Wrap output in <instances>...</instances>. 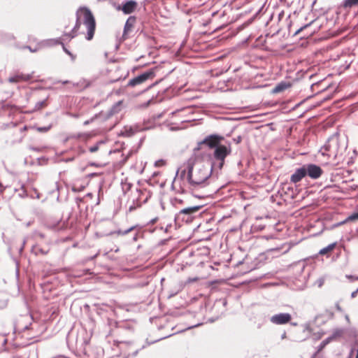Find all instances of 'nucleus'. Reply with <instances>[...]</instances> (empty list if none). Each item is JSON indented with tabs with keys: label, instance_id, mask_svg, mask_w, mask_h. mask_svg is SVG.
Here are the masks:
<instances>
[{
	"label": "nucleus",
	"instance_id": "obj_12",
	"mask_svg": "<svg viewBox=\"0 0 358 358\" xmlns=\"http://www.w3.org/2000/svg\"><path fill=\"white\" fill-rule=\"evenodd\" d=\"M138 129L137 127H133L131 126H125L122 130H121V135L126 137H130L133 136L134 134H136Z\"/></svg>",
	"mask_w": 358,
	"mask_h": 358
},
{
	"label": "nucleus",
	"instance_id": "obj_23",
	"mask_svg": "<svg viewBox=\"0 0 358 358\" xmlns=\"http://www.w3.org/2000/svg\"><path fill=\"white\" fill-rule=\"evenodd\" d=\"M8 82L9 83H18L19 82V80L18 78H17L16 75L14 76H11L8 78Z\"/></svg>",
	"mask_w": 358,
	"mask_h": 358
},
{
	"label": "nucleus",
	"instance_id": "obj_9",
	"mask_svg": "<svg viewBox=\"0 0 358 358\" xmlns=\"http://www.w3.org/2000/svg\"><path fill=\"white\" fill-rule=\"evenodd\" d=\"M306 176V171L304 164L299 168L295 169L294 173L290 176V182L293 184H296L302 180Z\"/></svg>",
	"mask_w": 358,
	"mask_h": 358
},
{
	"label": "nucleus",
	"instance_id": "obj_10",
	"mask_svg": "<svg viewBox=\"0 0 358 358\" xmlns=\"http://www.w3.org/2000/svg\"><path fill=\"white\" fill-rule=\"evenodd\" d=\"M137 3L134 0L127 1L124 2L122 6H119L117 9L121 10L124 14H130L136 8Z\"/></svg>",
	"mask_w": 358,
	"mask_h": 358
},
{
	"label": "nucleus",
	"instance_id": "obj_1",
	"mask_svg": "<svg viewBox=\"0 0 358 358\" xmlns=\"http://www.w3.org/2000/svg\"><path fill=\"white\" fill-rule=\"evenodd\" d=\"M184 166L185 168L180 171V177L184 178L187 173V180L192 189L202 188L208 185V180L214 169L211 165H206L192 156Z\"/></svg>",
	"mask_w": 358,
	"mask_h": 358
},
{
	"label": "nucleus",
	"instance_id": "obj_11",
	"mask_svg": "<svg viewBox=\"0 0 358 358\" xmlns=\"http://www.w3.org/2000/svg\"><path fill=\"white\" fill-rule=\"evenodd\" d=\"M136 22V18L135 17L131 16L129 17L127 20L126 21V23L124 24V32L122 37L125 39L128 37L129 34L132 30L134 25Z\"/></svg>",
	"mask_w": 358,
	"mask_h": 358
},
{
	"label": "nucleus",
	"instance_id": "obj_31",
	"mask_svg": "<svg viewBox=\"0 0 358 358\" xmlns=\"http://www.w3.org/2000/svg\"><path fill=\"white\" fill-rule=\"evenodd\" d=\"M174 201L175 202L182 203V200L179 199H175Z\"/></svg>",
	"mask_w": 358,
	"mask_h": 358
},
{
	"label": "nucleus",
	"instance_id": "obj_36",
	"mask_svg": "<svg viewBox=\"0 0 358 358\" xmlns=\"http://www.w3.org/2000/svg\"><path fill=\"white\" fill-rule=\"evenodd\" d=\"M89 122H90L87 120V121H85V122H84V124H89Z\"/></svg>",
	"mask_w": 358,
	"mask_h": 358
},
{
	"label": "nucleus",
	"instance_id": "obj_37",
	"mask_svg": "<svg viewBox=\"0 0 358 358\" xmlns=\"http://www.w3.org/2000/svg\"><path fill=\"white\" fill-rule=\"evenodd\" d=\"M24 244H25V241L23 242V245H24ZM23 247H24V245H22V247L21 248L20 250H22L23 249Z\"/></svg>",
	"mask_w": 358,
	"mask_h": 358
},
{
	"label": "nucleus",
	"instance_id": "obj_30",
	"mask_svg": "<svg viewBox=\"0 0 358 358\" xmlns=\"http://www.w3.org/2000/svg\"><path fill=\"white\" fill-rule=\"evenodd\" d=\"M347 278H350V279H357V280H358V277H357V278H354V277H353V276H352V275H347Z\"/></svg>",
	"mask_w": 358,
	"mask_h": 358
},
{
	"label": "nucleus",
	"instance_id": "obj_27",
	"mask_svg": "<svg viewBox=\"0 0 358 358\" xmlns=\"http://www.w3.org/2000/svg\"><path fill=\"white\" fill-rule=\"evenodd\" d=\"M136 206L134 204L131 205V206L129 207V212L133 211L134 210H135V209H136Z\"/></svg>",
	"mask_w": 358,
	"mask_h": 358
},
{
	"label": "nucleus",
	"instance_id": "obj_6",
	"mask_svg": "<svg viewBox=\"0 0 358 358\" xmlns=\"http://www.w3.org/2000/svg\"><path fill=\"white\" fill-rule=\"evenodd\" d=\"M305 169L306 176L313 180H317L323 174V170L317 164H305Z\"/></svg>",
	"mask_w": 358,
	"mask_h": 358
},
{
	"label": "nucleus",
	"instance_id": "obj_15",
	"mask_svg": "<svg viewBox=\"0 0 358 358\" xmlns=\"http://www.w3.org/2000/svg\"><path fill=\"white\" fill-rule=\"evenodd\" d=\"M136 227L137 226H132L130 228H129L128 229L124 230V231L123 230H117L115 231H111L108 234V235L117 234L118 235L124 236V235L127 234L128 233H129L130 231L134 230L136 228Z\"/></svg>",
	"mask_w": 358,
	"mask_h": 358
},
{
	"label": "nucleus",
	"instance_id": "obj_29",
	"mask_svg": "<svg viewBox=\"0 0 358 358\" xmlns=\"http://www.w3.org/2000/svg\"><path fill=\"white\" fill-rule=\"evenodd\" d=\"M358 293V288L357 289V290H355V292H353L352 294H351V296L352 298L355 297L357 296Z\"/></svg>",
	"mask_w": 358,
	"mask_h": 358
},
{
	"label": "nucleus",
	"instance_id": "obj_19",
	"mask_svg": "<svg viewBox=\"0 0 358 358\" xmlns=\"http://www.w3.org/2000/svg\"><path fill=\"white\" fill-rule=\"evenodd\" d=\"M45 106H46V100L38 101L36 103L34 109L40 110L41 108L45 107Z\"/></svg>",
	"mask_w": 358,
	"mask_h": 358
},
{
	"label": "nucleus",
	"instance_id": "obj_7",
	"mask_svg": "<svg viewBox=\"0 0 358 358\" xmlns=\"http://www.w3.org/2000/svg\"><path fill=\"white\" fill-rule=\"evenodd\" d=\"M154 76H155V73H154L153 71H152V70L144 72L143 73L131 79L129 81L127 85L131 86V87H134L136 85H140V84L144 83L149 78H152Z\"/></svg>",
	"mask_w": 358,
	"mask_h": 358
},
{
	"label": "nucleus",
	"instance_id": "obj_28",
	"mask_svg": "<svg viewBox=\"0 0 358 358\" xmlns=\"http://www.w3.org/2000/svg\"><path fill=\"white\" fill-rule=\"evenodd\" d=\"M41 253L43 255L46 254V252L43 250L42 249H37V251L36 252V254Z\"/></svg>",
	"mask_w": 358,
	"mask_h": 358
},
{
	"label": "nucleus",
	"instance_id": "obj_20",
	"mask_svg": "<svg viewBox=\"0 0 358 358\" xmlns=\"http://www.w3.org/2000/svg\"><path fill=\"white\" fill-rule=\"evenodd\" d=\"M55 43H59V44H62V48H63V50L64 51L68 54L69 55L73 57V55L72 54L65 48L64 45L59 40V39H57V40H55Z\"/></svg>",
	"mask_w": 358,
	"mask_h": 358
},
{
	"label": "nucleus",
	"instance_id": "obj_33",
	"mask_svg": "<svg viewBox=\"0 0 358 358\" xmlns=\"http://www.w3.org/2000/svg\"><path fill=\"white\" fill-rule=\"evenodd\" d=\"M160 163H163V161L162 160L157 161V162H156L155 164H156V166H157L158 164H160Z\"/></svg>",
	"mask_w": 358,
	"mask_h": 358
},
{
	"label": "nucleus",
	"instance_id": "obj_14",
	"mask_svg": "<svg viewBox=\"0 0 358 358\" xmlns=\"http://www.w3.org/2000/svg\"><path fill=\"white\" fill-rule=\"evenodd\" d=\"M342 6L344 8H351L358 6V0H344Z\"/></svg>",
	"mask_w": 358,
	"mask_h": 358
},
{
	"label": "nucleus",
	"instance_id": "obj_5",
	"mask_svg": "<svg viewBox=\"0 0 358 358\" xmlns=\"http://www.w3.org/2000/svg\"><path fill=\"white\" fill-rule=\"evenodd\" d=\"M201 208V206H194L183 208L177 214L176 217L181 219L182 221L189 222L192 220V215L197 213Z\"/></svg>",
	"mask_w": 358,
	"mask_h": 358
},
{
	"label": "nucleus",
	"instance_id": "obj_18",
	"mask_svg": "<svg viewBox=\"0 0 358 358\" xmlns=\"http://www.w3.org/2000/svg\"><path fill=\"white\" fill-rule=\"evenodd\" d=\"M120 105L121 102H118L115 106H113L109 111V115H112L115 113H118L120 111Z\"/></svg>",
	"mask_w": 358,
	"mask_h": 358
},
{
	"label": "nucleus",
	"instance_id": "obj_21",
	"mask_svg": "<svg viewBox=\"0 0 358 358\" xmlns=\"http://www.w3.org/2000/svg\"><path fill=\"white\" fill-rule=\"evenodd\" d=\"M99 144H101V142L97 143L96 145L90 147L89 148V151L90 152H96L99 150Z\"/></svg>",
	"mask_w": 358,
	"mask_h": 358
},
{
	"label": "nucleus",
	"instance_id": "obj_34",
	"mask_svg": "<svg viewBox=\"0 0 358 358\" xmlns=\"http://www.w3.org/2000/svg\"><path fill=\"white\" fill-rule=\"evenodd\" d=\"M27 48H28L29 49V50H30L31 52H36V50H33V49H31L30 47H27Z\"/></svg>",
	"mask_w": 358,
	"mask_h": 358
},
{
	"label": "nucleus",
	"instance_id": "obj_25",
	"mask_svg": "<svg viewBox=\"0 0 358 358\" xmlns=\"http://www.w3.org/2000/svg\"><path fill=\"white\" fill-rule=\"evenodd\" d=\"M233 141L234 142H235L236 144H238L241 142L242 141V137L241 136H238L236 138H233Z\"/></svg>",
	"mask_w": 358,
	"mask_h": 358
},
{
	"label": "nucleus",
	"instance_id": "obj_35",
	"mask_svg": "<svg viewBox=\"0 0 358 358\" xmlns=\"http://www.w3.org/2000/svg\"><path fill=\"white\" fill-rule=\"evenodd\" d=\"M134 241H136L137 240V234L135 235V236L134 237Z\"/></svg>",
	"mask_w": 358,
	"mask_h": 358
},
{
	"label": "nucleus",
	"instance_id": "obj_2",
	"mask_svg": "<svg viewBox=\"0 0 358 358\" xmlns=\"http://www.w3.org/2000/svg\"><path fill=\"white\" fill-rule=\"evenodd\" d=\"M224 140L222 136L217 135H210L204 138L198 143V147L195 150H200L201 146L207 145L210 148H215L213 157L215 162L211 164L214 169H221L224 165V159L227 155L231 153V145H224L221 144Z\"/></svg>",
	"mask_w": 358,
	"mask_h": 358
},
{
	"label": "nucleus",
	"instance_id": "obj_22",
	"mask_svg": "<svg viewBox=\"0 0 358 358\" xmlns=\"http://www.w3.org/2000/svg\"><path fill=\"white\" fill-rule=\"evenodd\" d=\"M358 219V213H354L349 216L347 219V220L352 221Z\"/></svg>",
	"mask_w": 358,
	"mask_h": 358
},
{
	"label": "nucleus",
	"instance_id": "obj_16",
	"mask_svg": "<svg viewBox=\"0 0 358 358\" xmlns=\"http://www.w3.org/2000/svg\"><path fill=\"white\" fill-rule=\"evenodd\" d=\"M336 243L329 244L327 247H325V248H322V250H320V252H319V254H320V255H325V254L328 253L329 252L333 250L334 249V248L336 247Z\"/></svg>",
	"mask_w": 358,
	"mask_h": 358
},
{
	"label": "nucleus",
	"instance_id": "obj_26",
	"mask_svg": "<svg viewBox=\"0 0 358 358\" xmlns=\"http://www.w3.org/2000/svg\"><path fill=\"white\" fill-rule=\"evenodd\" d=\"M310 25V24H306L303 27H301L300 29H299L295 33H294V35H296L298 34H299L303 29L306 28L307 27H308Z\"/></svg>",
	"mask_w": 358,
	"mask_h": 358
},
{
	"label": "nucleus",
	"instance_id": "obj_8",
	"mask_svg": "<svg viewBox=\"0 0 358 358\" xmlns=\"http://www.w3.org/2000/svg\"><path fill=\"white\" fill-rule=\"evenodd\" d=\"M292 319L289 313H283L275 314L270 318V321L274 324H285L288 323Z\"/></svg>",
	"mask_w": 358,
	"mask_h": 358
},
{
	"label": "nucleus",
	"instance_id": "obj_17",
	"mask_svg": "<svg viewBox=\"0 0 358 358\" xmlns=\"http://www.w3.org/2000/svg\"><path fill=\"white\" fill-rule=\"evenodd\" d=\"M16 76L18 78L19 82L20 81H28L32 78L31 75H30V74L24 75L22 73L17 74Z\"/></svg>",
	"mask_w": 358,
	"mask_h": 358
},
{
	"label": "nucleus",
	"instance_id": "obj_13",
	"mask_svg": "<svg viewBox=\"0 0 358 358\" xmlns=\"http://www.w3.org/2000/svg\"><path fill=\"white\" fill-rule=\"evenodd\" d=\"M289 86H290L289 84L285 83V82H282V83L278 84L273 89V92H274V93L281 92L284 91L285 90L287 89Z\"/></svg>",
	"mask_w": 358,
	"mask_h": 358
},
{
	"label": "nucleus",
	"instance_id": "obj_38",
	"mask_svg": "<svg viewBox=\"0 0 358 358\" xmlns=\"http://www.w3.org/2000/svg\"><path fill=\"white\" fill-rule=\"evenodd\" d=\"M68 83V81H67V80H66V81H64V82H63V84H66V83Z\"/></svg>",
	"mask_w": 358,
	"mask_h": 358
},
{
	"label": "nucleus",
	"instance_id": "obj_32",
	"mask_svg": "<svg viewBox=\"0 0 358 358\" xmlns=\"http://www.w3.org/2000/svg\"><path fill=\"white\" fill-rule=\"evenodd\" d=\"M160 163H163V161L162 160L157 161V162H156L155 164H156V166H157L158 164H160Z\"/></svg>",
	"mask_w": 358,
	"mask_h": 358
},
{
	"label": "nucleus",
	"instance_id": "obj_3",
	"mask_svg": "<svg viewBox=\"0 0 358 358\" xmlns=\"http://www.w3.org/2000/svg\"><path fill=\"white\" fill-rule=\"evenodd\" d=\"M81 24L85 25L87 29L85 38L87 41L92 40L94 37L96 29V22L93 14L90 9L87 8H81L78 10L76 12V23L73 28L71 33L65 34L64 36H70L71 38H74Z\"/></svg>",
	"mask_w": 358,
	"mask_h": 358
},
{
	"label": "nucleus",
	"instance_id": "obj_4",
	"mask_svg": "<svg viewBox=\"0 0 358 358\" xmlns=\"http://www.w3.org/2000/svg\"><path fill=\"white\" fill-rule=\"evenodd\" d=\"M338 145L336 138L328 140L321 149L322 155L336 157L338 152Z\"/></svg>",
	"mask_w": 358,
	"mask_h": 358
},
{
	"label": "nucleus",
	"instance_id": "obj_24",
	"mask_svg": "<svg viewBox=\"0 0 358 358\" xmlns=\"http://www.w3.org/2000/svg\"><path fill=\"white\" fill-rule=\"evenodd\" d=\"M50 127H38L37 130L41 132H46L50 129Z\"/></svg>",
	"mask_w": 358,
	"mask_h": 358
}]
</instances>
